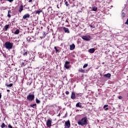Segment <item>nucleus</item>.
<instances>
[{
    "label": "nucleus",
    "instance_id": "393cba45",
    "mask_svg": "<svg viewBox=\"0 0 128 128\" xmlns=\"http://www.w3.org/2000/svg\"><path fill=\"white\" fill-rule=\"evenodd\" d=\"M107 106H108V105H104V108L105 110H108V108H106Z\"/></svg>",
    "mask_w": 128,
    "mask_h": 128
},
{
    "label": "nucleus",
    "instance_id": "37998d69",
    "mask_svg": "<svg viewBox=\"0 0 128 128\" xmlns=\"http://www.w3.org/2000/svg\"><path fill=\"white\" fill-rule=\"evenodd\" d=\"M57 116H60V113H59Z\"/></svg>",
    "mask_w": 128,
    "mask_h": 128
},
{
    "label": "nucleus",
    "instance_id": "b1692460",
    "mask_svg": "<svg viewBox=\"0 0 128 128\" xmlns=\"http://www.w3.org/2000/svg\"><path fill=\"white\" fill-rule=\"evenodd\" d=\"M92 10L93 12H96V10H98V7L96 6L92 7Z\"/></svg>",
    "mask_w": 128,
    "mask_h": 128
},
{
    "label": "nucleus",
    "instance_id": "ddd939ff",
    "mask_svg": "<svg viewBox=\"0 0 128 128\" xmlns=\"http://www.w3.org/2000/svg\"><path fill=\"white\" fill-rule=\"evenodd\" d=\"M63 30L64 32H66L67 34H70V30H68V28H66V27H64L63 28Z\"/></svg>",
    "mask_w": 128,
    "mask_h": 128
},
{
    "label": "nucleus",
    "instance_id": "e433bc0d",
    "mask_svg": "<svg viewBox=\"0 0 128 128\" xmlns=\"http://www.w3.org/2000/svg\"><path fill=\"white\" fill-rule=\"evenodd\" d=\"M118 98H119V100H122V96H119L118 97Z\"/></svg>",
    "mask_w": 128,
    "mask_h": 128
},
{
    "label": "nucleus",
    "instance_id": "c756f323",
    "mask_svg": "<svg viewBox=\"0 0 128 128\" xmlns=\"http://www.w3.org/2000/svg\"><path fill=\"white\" fill-rule=\"evenodd\" d=\"M122 18H126V14L124 12H122Z\"/></svg>",
    "mask_w": 128,
    "mask_h": 128
},
{
    "label": "nucleus",
    "instance_id": "9b49d317",
    "mask_svg": "<svg viewBox=\"0 0 128 128\" xmlns=\"http://www.w3.org/2000/svg\"><path fill=\"white\" fill-rule=\"evenodd\" d=\"M72 100H76V94L74 93V92H72V94L70 96Z\"/></svg>",
    "mask_w": 128,
    "mask_h": 128
},
{
    "label": "nucleus",
    "instance_id": "a211bd4d",
    "mask_svg": "<svg viewBox=\"0 0 128 128\" xmlns=\"http://www.w3.org/2000/svg\"><path fill=\"white\" fill-rule=\"evenodd\" d=\"M104 76L105 78H110V76H112V75L108 73V74H105L104 75Z\"/></svg>",
    "mask_w": 128,
    "mask_h": 128
},
{
    "label": "nucleus",
    "instance_id": "7c9ffc66",
    "mask_svg": "<svg viewBox=\"0 0 128 128\" xmlns=\"http://www.w3.org/2000/svg\"><path fill=\"white\" fill-rule=\"evenodd\" d=\"M76 108H80V102L76 104Z\"/></svg>",
    "mask_w": 128,
    "mask_h": 128
},
{
    "label": "nucleus",
    "instance_id": "473e14b6",
    "mask_svg": "<svg viewBox=\"0 0 128 128\" xmlns=\"http://www.w3.org/2000/svg\"><path fill=\"white\" fill-rule=\"evenodd\" d=\"M86 66H88V64H84L83 68H86Z\"/></svg>",
    "mask_w": 128,
    "mask_h": 128
},
{
    "label": "nucleus",
    "instance_id": "39448f33",
    "mask_svg": "<svg viewBox=\"0 0 128 128\" xmlns=\"http://www.w3.org/2000/svg\"><path fill=\"white\" fill-rule=\"evenodd\" d=\"M21 54H22L26 58V56H28V54L29 52H28V50L24 49L23 51L21 52Z\"/></svg>",
    "mask_w": 128,
    "mask_h": 128
},
{
    "label": "nucleus",
    "instance_id": "bb28decb",
    "mask_svg": "<svg viewBox=\"0 0 128 128\" xmlns=\"http://www.w3.org/2000/svg\"><path fill=\"white\" fill-rule=\"evenodd\" d=\"M36 102L37 104H40V100H38V98H36Z\"/></svg>",
    "mask_w": 128,
    "mask_h": 128
},
{
    "label": "nucleus",
    "instance_id": "9d476101",
    "mask_svg": "<svg viewBox=\"0 0 128 128\" xmlns=\"http://www.w3.org/2000/svg\"><path fill=\"white\" fill-rule=\"evenodd\" d=\"M70 64V62L66 61L64 64V68H66V70H68L70 68V66L68 64Z\"/></svg>",
    "mask_w": 128,
    "mask_h": 128
},
{
    "label": "nucleus",
    "instance_id": "c9c22d12",
    "mask_svg": "<svg viewBox=\"0 0 128 128\" xmlns=\"http://www.w3.org/2000/svg\"><path fill=\"white\" fill-rule=\"evenodd\" d=\"M66 94H67V95H68V94H70V92H68V91H66Z\"/></svg>",
    "mask_w": 128,
    "mask_h": 128
},
{
    "label": "nucleus",
    "instance_id": "2f4dec72",
    "mask_svg": "<svg viewBox=\"0 0 128 128\" xmlns=\"http://www.w3.org/2000/svg\"><path fill=\"white\" fill-rule=\"evenodd\" d=\"M90 28H96V26L94 25H90Z\"/></svg>",
    "mask_w": 128,
    "mask_h": 128
},
{
    "label": "nucleus",
    "instance_id": "ea45409f",
    "mask_svg": "<svg viewBox=\"0 0 128 128\" xmlns=\"http://www.w3.org/2000/svg\"><path fill=\"white\" fill-rule=\"evenodd\" d=\"M46 32H43V36H44V38L46 36Z\"/></svg>",
    "mask_w": 128,
    "mask_h": 128
},
{
    "label": "nucleus",
    "instance_id": "20e7f679",
    "mask_svg": "<svg viewBox=\"0 0 128 128\" xmlns=\"http://www.w3.org/2000/svg\"><path fill=\"white\" fill-rule=\"evenodd\" d=\"M28 42H34L36 40V38L34 36H28L26 38Z\"/></svg>",
    "mask_w": 128,
    "mask_h": 128
},
{
    "label": "nucleus",
    "instance_id": "423d86ee",
    "mask_svg": "<svg viewBox=\"0 0 128 128\" xmlns=\"http://www.w3.org/2000/svg\"><path fill=\"white\" fill-rule=\"evenodd\" d=\"M30 15L28 14H26L23 16L22 20H28V18H30Z\"/></svg>",
    "mask_w": 128,
    "mask_h": 128
},
{
    "label": "nucleus",
    "instance_id": "6e6552de",
    "mask_svg": "<svg viewBox=\"0 0 128 128\" xmlns=\"http://www.w3.org/2000/svg\"><path fill=\"white\" fill-rule=\"evenodd\" d=\"M64 128H70V120H68L65 122Z\"/></svg>",
    "mask_w": 128,
    "mask_h": 128
},
{
    "label": "nucleus",
    "instance_id": "f03ea898",
    "mask_svg": "<svg viewBox=\"0 0 128 128\" xmlns=\"http://www.w3.org/2000/svg\"><path fill=\"white\" fill-rule=\"evenodd\" d=\"M88 118L84 117L80 120V126H86L88 124Z\"/></svg>",
    "mask_w": 128,
    "mask_h": 128
},
{
    "label": "nucleus",
    "instance_id": "f3484780",
    "mask_svg": "<svg viewBox=\"0 0 128 128\" xmlns=\"http://www.w3.org/2000/svg\"><path fill=\"white\" fill-rule=\"evenodd\" d=\"M8 28H10V24H6V26H4V30H5V32H6V30H8Z\"/></svg>",
    "mask_w": 128,
    "mask_h": 128
},
{
    "label": "nucleus",
    "instance_id": "7ed1b4c3",
    "mask_svg": "<svg viewBox=\"0 0 128 128\" xmlns=\"http://www.w3.org/2000/svg\"><path fill=\"white\" fill-rule=\"evenodd\" d=\"M26 98L29 102H32L34 100V94H30L27 96Z\"/></svg>",
    "mask_w": 128,
    "mask_h": 128
},
{
    "label": "nucleus",
    "instance_id": "1a4fd4ad",
    "mask_svg": "<svg viewBox=\"0 0 128 128\" xmlns=\"http://www.w3.org/2000/svg\"><path fill=\"white\" fill-rule=\"evenodd\" d=\"M52 119H48L46 122V125L48 128H50L52 126Z\"/></svg>",
    "mask_w": 128,
    "mask_h": 128
},
{
    "label": "nucleus",
    "instance_id": "aec40b11",
    "mask_svg": "<svg viewBox=\"0 0 128 128\" xmlns=\"http://www.w3.org/2000/svg\"><path fill=\"white\" fill-rule=\"evenodd\" d=\"M30 108H36V104H31L30 105Z\"/></svg>",
    "mask_w": 128,
    "mask_h": 128
},
{
    "label": "nucleus",
    "instance_id": "2eb2a0df",
    "mask_svg": "<svg viewBox=\"0 0 128 128\" xmlns=\"http://www.w3.org/2000/svg\"><path fill=\"white\" fill-rule=\"evenodd\" d=\"M95 50H96V49L94 48H92L88 50V52H90V54H94Z\"/></svg>",
    "mask_w": 128,
    "mask_h": 128
},
{
    "label": "nucleus",
    "instance_id": "4c0bfd02",
    "mask_svg": "<svg viewBox=\"0 0 128 128\" xmlns=\"http://www.w3.org/2000/svg\"><path fill=\"white\" fill-rule=\"evenodd\" d=\"M8 2H14V0H7Z\"/></svg>",
    "mask_w": 128,
    "mask_h": 128
},
{
    "label": "nucleus",
    "instance_id": "5701e85b",
    "mask_svg": "<svg viewBox=\"0 0 128 128\" xmlns=\"http://www.w3.org/2000/svg\"><path fill=\"white\" fill-rule=\"evenodd\" d=\"M20 34V30L17 29L14 32V34Z\"/></svg>",
    "mask_w": 128,
    "mask_h": 128
},
{
    "label": "nucleus",
    "instance_id": "49530a36",
    "mask_svg": "<svg viewBox=\"0 0 128 128\" xmlns=\"http://www.w3.org/2000/svg\"><path fill=\"white\" fill-rule=\"evenodd\" d=\"M66 22H68V21L67 20H66Z\"/></svg>",
    "mask_w": 128,
    "mask_h": 128
},
{
    "label": "nucleus",
    "instance_id": "4468645a",
    "mask_svg": "<svg viewBox=\"0 0 128 128\" xmlns=\"http://www.w3.org/2000/svg\"><path fill=\"white\" fill-rule=\"evenodd\" d=\"M76 48V46L74 45V44H72L71 45H70V50H74Z\"/></svg>",
    "mask_w": 128,
    "mask_h": 128
},
{
    "label": "nucleus",
    "instance_id": "4be33fe9",
    "mask_svg": "<svg viewBox=\"0 0 128 128\" xmlns=\"http://www.w3.org/2000/svg\"><path fill=\"white\" fill-rule=\"evenodd\" d=\"M10 12H12V10H8V18H10L12 17V15H10Z\"/></svg>",
    "mask_w": 128,
    "mask_h": 128
},
{
    "label": "nucleus",
    "instance_id": "72a5a7b5",
    "mask_svg": "<svg viewBox=\"0 0 128 128\" xmlns=\"http://www.w3.org/2000/svg\"><path fill=\"white\" fill-rule=\"evenodd\" d=\"M8 128H12V125H10V124H9L8 125Z\"/></svg>",
    "mask_w": 128,
    "mask_h": 128
},
{
    "label": "nucleus",
    "instance_id": "f257e3e1",
    "mask_svg": "<svg viewBox=\"0 0 128 128\" xmlns=\"http://www.w3.org/2000/svg\"><path fill=\"white\" fill-rule=\"evenodd\" d=\"M4 48H6V50H12V46H14V43L10 42V41L6 42L4 44Z\"/></svg>",
    "mask_w": 128,
    "mask_h": 128
},
{
    "label": "nucleus",
    "instance_id": "a19ab883",
    "mask_svg": "<svg viewBox=\"0 0 128 128\" xmlns=\"http://www.w3.org/2000/svg\"><path fill=\"white\" fill-rule=\"evenodd\" d=\"M126 24H128V18L126 20V22L125 23Z\"/></svg>",
    "mask_w": 128,
    "mask_h": 128
},
{
    "label": "nucleus",
    "instance_id": "cd10ccee",
    "mask_svg": "<svg viewBox=\"0 0 128 128\" xmlns=\"http://www.w3.org/2000/svg\"><path fill=\"white\" fill-rule=\"evenodd\" d=\"M21 66H26V62H22V63H21Z\"/></svg>",
    "mask_w": 128,
    "mask_h": 128
},
{
    "label": "nucleus",
    "instance_id": "58836bf2",
    "mask_svg": "<svg viewBox=\"0 0 128 128\" xmlns=\"http://www.w3.org/2000/svg\"><path fill=\"white\" fill-rule=\"evenodd\" d=\"M80 72H84V70H83L82 69H80Z\"/></svg>",
    "mask_w": 128,
    "mask_h": 128
},
{
    "label": "nucleus",
    "instance_id": "a878e982",
    "mask_svg": "<svg viewBox=\"0 0 128 128\" xmlns=\"http://www.w3.org/2000/svg\"><path fill=\"white\" fill-rule=\"evenodd\" d=\"M64 2L65 3V4L66 6H68L69 4H68V1H66V0H64Z\"/></svg>",
    "mask_w": 128,
    "mask_h": 128
},
{
    "label": "nucleus",
    "instance_id": "8fccbe9b",
    "mask_svg": "<svg viewBox=\"0 0 128 128\" xmlns=\"http://www.w3.org/2000/svg\"><path fill=\"white\" fill-rule=\"evenodd\" d=\"M102 64H104V62H103V63H102Z\"/></svg>",
    "mask_w": 128,
    "mask_h": 128
},
{
    "label": "nucleus",
    "instance_id": "dca6fc26",
    "mask_svg": "<svg viewBox=\"0 0 128 128\" xmlns=\"http://www.w3.org/2000/svg\"><path fill=\"white\" fill-rule=\"evenodd\" d=\"M34 12H36V14H40V12H42V10H37Z\"/></svg>",
    "mask_w": 128,
    "mask_h": 128
},
{
    "label": "nucleus",
    "instance_id": "de8ad7c7",
    "mask_svg": "<svg viewBox=\"0 0 128 128\" xmlns=\"http://www.w3.org/2000/svg\"><path fill=\"white\" fill-rule=\"evenodd\" d=\"M63 118H66V116L65 115V116H63Z\"/></svg>",
    "mask_w": 128,
    "mask_h": 128
},
{
    "label": "nucleus",
    "instance_id": "09e8293b",
    "mask_svg": "<svg viewBox=\"0 0 128 128\" xmlns=\"http://www.w3.org/2000/svg\"><path fill=\"white\" fill-rule=\"evenodd\" d=\"M79 112V110H76V112Z\"/></svg>",
    "mask_w": 128,
    "mask_h": 128
},
{
    "label": "nucleus",
    "instance_id": "0eeeda50",
    "mask_svg": "<svg viewBox=\"0 0 128 128\" xmlns=\"http://www.w3.org/2000/svg\"><path fill=\"white\" fill-rule=\"evenodd\" d=\"M82 40H90L92 37L90 36H82Z\"/></svg>",
    "mask_w": 128,
    "mask_h": 128
},
{
    "label": "nucleus",
    "instance_id": "a18cd8bd",
    "mask_svg": "<svg viewBox=\"0 0 128 128\" xmlns=\"http://www.w3.org/2000/svg\"><path fill=\"white\" fill-rule=\"evenodd\" d=\"M6 92H10V90H7Z\"/></svg>",
    "mask_w": 128,
    "mask_h": 128
},
{
    "label": "nucleus",
    "instance_id": "412c9836",
    "mask_svg": "<svg viewBox=\"0 0 128 128\" xmlns=\"http://www.w3.org/2000/svg\"><path fill=\"white\" fill-rule=\"evenodd\" d=\"M0 127L2 128H8V126L4 124V123H2V125L0 126Z\"/></svg>",
    "mask_w": 128,
    "mask_h": 128
},
{
    "label": "nucleus",
    "instance_id": "79ce46f5",
    "mask_svg": "<svg viewBox=\"0 0 128 128\" xmlns=\"http://www.w3.org/2000/svg\"><path fill=\"white\" fill-rule=\"evenodd\" d=\"M28 2H32V0H29Z\"/></svg>",
    "mask_w": 128,
    "mask_h": 128
},
{
    "label": "nucleus",
    "instance_id": "f8f14e48",
    "mask_svg": "<svg viewBox=\"0 0 128 128\" xmlns=\"http://www.w3.org/2000/svg\"><path fill=\"white\" fill-rule=\"evenodd\" d=\"M24 10V6L22 4H21L19 7L18 12H22Z\"/></svg>",
    "mask_w": 128,
    "mask_h": 128
},
{
    "label": "nucleus",
    "instance_id": "6ab92c4d",
    "mask_svg": "<svg viewBox=\"0 0 128 128\" xmlns=\"http://www.w3.org/2000/svg\"><path fill=\"white\" fill-rule=\"evenodd\" d=\"M6 86H7V88H12V86H13V84L12 83L8 84V83L6 82Z\"/></svg>",
    "mask_w": 128,
    "mask_h": 128
},
{
    "label": "nucleus",
    "instance_id": "c85d7f7f",
    "mask_svg": "<svg viewBox=\"0 0 128 128\" xmlns=\"http://www.w3.org/2000/svg\"><path fill=\"white\" fill-rule=\"evenodd\" d=\"M54 50H56V52H59L60 50H58V48H56V46H54Z\"/></svg>",
    "mask_w": 128,
    "mask_h": 128
},
{
    "label": "nucleus",
    "instance_id": "f704fd0d",
    "mask_svg": "<svg viewBox=\"0 0 128 128\" xmlns=\"http://www.w3.org/2000/svg\"><path fill=\"white\" fill-rule=\"evenodd\" d=\"M78 124H79V126H80V120L78 121Z\"/></svg>",
    "mask_w": 128,
    "mask_h": 128
},
{
    "label": "nucleus",
    "instance_id": "c03bdc74",
    "mask_svg": "<svg viewBox=\"0 0 128 128\" xmlns=\"http://www.w3.org/2000/svg\"><path fill=\"white\" fill-rule=\"evenodd\" d=\"M2 98V93H0V100Z\"/></svg>",
    "mask_w": 128,
    "mask_h": 128
}]
</instances>
